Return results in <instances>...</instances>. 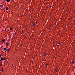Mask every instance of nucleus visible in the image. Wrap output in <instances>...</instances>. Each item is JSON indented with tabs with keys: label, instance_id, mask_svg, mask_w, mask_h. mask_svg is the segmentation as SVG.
Wrapping results in <instances>:
<instances>
[{
	"label": "nucleus",
	"instance_id": "nucleus-4",
	"mask_svg": "<svg viewBox=\"0 0 75 75\" xmlns=\"http://www.w3.org/2000/svg\"><path fill=\"white\" fill-rule=\"evenodd\" d=\"M6 10H8V8L7 7L6 8Z\"/></svg>",
	"mask_w": 75,
	"mask_h": 75
},
{
	"label": "nucleus",
	"instance_id": "nucleus-8",
	"mask_svg": "<svg viewBox=\"0 0 75 75\" xmlns=\"http://www.w3.org/2000/svg\"><path fill=\"white\" fill-rule=\"evenodd\" d=\"M23 32H24L23 31H22V33H21V34H23Z\"/></svg>",
	"mask_w": 75,
	"mask_h": 75
},
{
	"label": "nucleus",
	"instance_id": "nucleus-1",
	"mask_svg": "<svg viewBox=\"0 0 75 75\" xmlns=\"http://www.w3.org/2000/svg\"><path fill=\"white\" fill-rule=\"evenodd\" d=\"M2 42H5L6 40H5V39H3L2 40Z\"/></svg>",
	"mask_w": 75,
	"mask_h": 75
},
{
	"label": "nucleus",
	"instance_id": "nucleus-5",
	"mask_svg": "<svg viewBox=\"0 0 75 75\" xmlns=\"http://www.w3.org/2000/svg\"><path fill=\"white\" fill-rule=\"evenodd\" d=\"M10 30H13V28H11L10 29Z\"/></svg>",
	"mask_w": 75,
	"mask_h": 75
},
{
	"label": "nucleus",
	"instance_id": "nucleus-19",
	"mask_svg": "<svg viewBox=\"0 0 75 75\" xmlns=\"http://www.w3.org/2000/svg\"><path fill=\"white\" fill-rule=\"evenodd\" d=\"M57 46L58 47H59V45H57Z\"/></svg>",
	"mask_w": 75,
	"mask_h": 75
},
{
	"label": "nucleus",
	"instance_id": "nucleus-6",
	"mask_svg": "<svg viewBox=\"0 0 75 75\" xmlns=\"http://www.w3.org/2000/svg\"><path fill=\"white\" fill-rule=\"evenodd\" d=\"M9 50H10L7 49L6 50V51L7 52L8 51H9Z\"/></svg>",
	"mask_w": 75,
	"mask_h": 75
},
{
	"label": "nucleus",
	"instance_id": "nucleus-10",
	"mask_svg": "<svg viewBox=\"0 0 75 75\" xmlns=\"http://www.w3.org/2000/svg\"><path fill=\"white\" fill-rule=\"evenodd\" d=\"M6 59V57H4V60H5V59Z\"/></svg>",
	"mask_w": 75,
	"mask_h": 75
},
{
	"label": "nucleus",
	"instance_id": "nucleus-11",
	"mask_svg": "<svg viewBox=\"0 0 75 75\" xmlns=\"http://www.w3.org/2000/svg\"><path fill=\"white\" fill-rule=\"evenodd\" d=\"M6 45H8V43L7 42V43H6Z\"/></svg>",
	"mask_w": 75,
	"mask_h": 75
},
{
	"label": "nucleus",
	"instance_id": "nucleus-9",
	"mask_svg": "<svg viewBox=\"0 0 75 75\" xmlns=\"http://www.w3.org/2000/svg\"><path fill=\"white\" fill-rule=\"evenodd\" d=\"M45 55H46L45 54H44L43 56H44V57H45Z\"/></svg>",
	"mask_w": 75,
	"mask_h": 75
},
{
	"label": "nucleus",
	"instance_id": "nucleus-26",
	"mask_svg": "<svg viewBox=\"0 0 75 75\" xmlns=\"http://www.w3.org/2000/svg\"><path fill=\"white\" fill-rule=\"evenodd\" d=\"M7 63H8V62H7Z\"/></svg>",
	"mask_w": 75,
	"mask_h": 75
},
{
	"label": "nucleus",
	"instance_id": "nucleus-7",
	"mask_svg": "<svg viewBox=\"0 0 75 75\" xmlns=\"http://www.w3.org/2000/svg\"><path fill=\"white\" fill-rule=\"evenodd\" d=\"M7 2H9L10 0H6Z\"/></svg>",
	"mask_w": 75,
	"mask_h": 75
},
{
	"label": "nucleus",
	"instance_id": "nucleus-27",
	"mask_svg": "<svg viewBox=\"0 0 75 75\" xmlns=\"http://www.w3.org/2000/svg\"><path fill=\"white\" fill-rule=\"evenodd\" d=\"M46 67H47V66Z\"/></svg>",
	"mask_w": 75,
	"mask_h": 75
},
{
	"label": "nucleus",
	"instance_id": "nucleus-21",
	"mask_svg": "<svg viewBox=\"0 0 75 75\" xmlns=\"http://www.w3.org/2000/svg\"><path fill=\"white\" fill-rule=\"evenodd\" d=\"M46 65H47H47H48V64H46Z\"/></svg>",
	"mask_w": 75,
	"mask_h": 75
},
{
	"label": "nucleus",
	"instance_id": "nucleus-2",
	"mask_svg": "<svg viewBox=\"0 0 75 75\" xmlns=\"http://www.w3.org/2000/svg\"><path fill=\"white\" fill-rule=\"evenodd\" d=\"M4 51H6V48H4Z\"/></svg>",
	"mask_w": 75,
	"mask_h": 75
},
{
	"label": "nucleus",
	"instance_id": "nucleus-22",
	"mask_svg": "<svg viewBox=\"0 0 75 75\" xmlns=\"http://www.w3.org/2000/svg\"><path fill=\"white\" fill-rule=\"evenodd\" d=\"M3 70H2L1 71L2 72V71H3Z\"/></svg>",
	"mask_w": 75,
	"mask_h": 75
},
{
	"label": "nucleus",
	"instance_id": "nucleus-15",
	"mask_svg": "<svg viewBox=\"0 0 75 75\" xmlns=\"http://www.w3.org/2000/svg\"><path fill=\"white\" fill-rule=\"evenodd\" d=\"M73 64H75V62H73Z\"/></svg>",
	"mask_w": 75,
	"mask_h": 75
},
{
	"label": "nucleus",
	"instance_id": "nucleus-23",
	"mask_svg": "<svg viewBox=\"0 0 75 75\" xmlns=\"http://www.w3.org/2000/svg\"><path fill=\"white\" fill-rule=\"evenodd\" d=\"M35 24V23H34V24Z\"/></svg>",
	"mask_w": 75,
	"mask_h": 75
},
{
	"label": "nucleus",
	"instance_id": "nucleus-12",
	"mask_svg": "<svg viewBox=\"0 0 75 75\" xmlns=\"http://www.w3.org/2000/svg\"><path fill=\"white\" fill-rule=\"evenodd\" d=\"M0 7H2V5H0Z\"/></svg>",
	"mask_w": 75,
	"mask_h": 75
},
{
	"label": "nucleus",
	"instance_id": "nucleus-24",
	"mask_svg": "<svg viewBox=\"0 0 75 75\" xmlns=\"http://www.w3.org/2000/svg\"><path fill=\"white\" fill-rule=\"evenodd\" d=\"M1 47H0V50H1Z\"/></svg>",
	"mask_w": 75,
	"mask_h": 75
},
{
	"label": "nucleus",
	"instance_id": "nucleus-18",
	"mask_svg": "<svg viewBox=\"0 0 75 75\" xmlns=\"http://www.w3.org/2000/svg\"><path fill=\"white\" fill-rule=\"evenodd\" d=\"M58 44H59H59H60V43H58Z\"/></svg>",
	"mask_w": 75,
	"mask_h": 75
},
{
	"label": "nucleus",
	"instance_id": "nucleus-20",
	"mask_svg": "<svg viewBox=\"0 0 75 75\" xmlns=\"http://www.w3.org/2000/svg\"><path fill=\"white\" fill-rule=\"evenodd\" d=\"M0 61H2V60H0Z\"/></svg>",
	"mask_w": 75,
	"mask_h": 75
},
{
	"label": "nucleus",
	"instance_id": "nucleus-17",
	"mask_svg": "<svg viewBox=\"0 0 75 75\" xmlns=\"http://www.w3.org/2000/svg\"><path fill=\"white\" fill-rule=\"evenodd\" d=\"M2 64H0V66H1V65H2Z\"/></svg>",
	"mask_w": 75,
	"mask_h": 75
},
{
	"label": "nucleus",
	"instance_id": "nucleus-3",
	"mask_svg": "<svg viewBox=\"0 0 75 75\" xmlns=\"http://www.w3.org/2000/svg\"><path fill=\"white\" fill-rule=\"evenodd\" d=\"M0 59H1V60H4V59L3 58H1Z\"/></svg>",
	"mask_w": 75,
	"mask_h": 75
},
{
	"label": "nucleus",
	"instance_id": "nucleus-14",
	"mask_svg": "<svg viewBox=\"0 0 75 75\" xmlns=\"http://www.w3.org/2000/svg\"><path fill=\"white\" fill-rule=\"evenodd\" d=\"M2 70H3V69H3V68H2L1 69Z\"/></svg>",
	"mask_w": 75,
	"mask_h": 75
},
{
	"label": "nucleus",
	"instance_id": "nucleus-16",
	"mask_svg": "<svg viewBox=\"0 0 75 75\" xmlns=\"http://www.w3.org/2000/svg\"><path fill=\"white\" fill-rule=\"evenodd\" d=\"M35 25V24H34L33 25V26L34 27V26Z\"/></svg>",
	"mask_w": 75,
	"mask_h": 75
},
{
	"label": "nucleus",
	"instance_id": "nucleus-13",
	"mask_svg": "<svg viewBox=\"0 0 75 75\" xmlns=\"http://www.w3.org/2000/svg\"><path fill=\"white\" fill-rule=\"evenodd\" d=\"M1 55H0V58H1Z\"/></svg>",
	"mask_w": 75,
	"mask_h": 75
},
{
	"label": "nucleus",
	"instance_id": "nucleus-25",
	"mask_svg": "<svg viewBox=\"0 0 75 75\" xmlns=\"http://www.w3.org/2000/svg\"><path fill=\"white\" fill-rule=\"evenodd\" d=\"M57 71H58L57 70H56V72H57Z\"/></svg>",
	"mask_w": 75,
	"mask_h": 75
}]
</instances>
